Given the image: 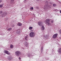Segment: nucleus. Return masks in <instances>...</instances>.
<instances>
[{
	"label": "nucleus",
	"instance_id": "f257e3e1",
	"mask_svg": "<svg viewBox=\"0 0 61 61\" xmlns=\"http://www.w3.org/2000/svg\"><path fill=\"white\" fill-rule=\"evenodd\" d=\"M45 21H44V22L46 24H47L48 25H51V24L49 23V22L50 21V19H48L46 18L45 19Z\"/></svg>",
	"mask_w": 61,
	"mask_h": 61
},
{
	"label": "nucleus",
	"instance_id": "f03ea898",
	"mask_svg": "<svg viewBox=\"0 0 61 61\" xmlns=\"http://www.w3.org/2000/svg\"><path fill=\"white\" fill-rule=\"evenodd\" d=\"M48 1H46L45 3V4L46 5H44V9L46 11L47 9V6H48Z\"/></svg>",
	"mask_w": 61,
	"mask_h": 61
},
{
	"label": "nucleus",
	"instance_id": "7ed1b4c3",
	"mask_svg": "<svg viewBox=\"0 0 61 61\" xmlns=\"http://www.w3.org/2000/svg\"><path fill=\"white\" fill-rule=\"evenodd\" d=\"M30 37H34L35 36V34L34 32H31L30 33Z\"/></svg>",
	"mask_w": 61,
	"mask_h": 61
},
{
	"label": "nucleus",
	"instance_id": "20e7f679",
	"mask_svg": "<svg viewBox=\"0 0 61 61\" xmlns=\"http://www.w3.org/2000/svg\"><path fill=\"white\" fill-rule=\"evenodd\" d=\"M15 55L17 56H19L20 54V52L19 51H17L15 52Z\"/></svg>",
	"mask_w": 61,
	"mask_h": 61
},
{
	"label": "nucleus",
	"instance_id": "39448f33",
	"mask_svg": "<svg viewBox=\"0 0 61 61\" xmlns=\"http://www.w3.org/2000/svg\"><path fill=\"white\" fill-rule=\"evenodd\" d=\"M6 15H7V13L6 12H5L4 13H2L1 14L2 17H5Z\"/></svg>",
	"mask_w": 61,
	"mask_h": 61
},
{
	"label": "nucleus",
	"instance_id": "423d86ee",
	"mask_svg": "<svg viewBox=\"0 0 61 61\" xmlns=\"http://www.w3.org/2000/svg\"><path fill=\"white\" fill-rule=\"evenodd\" d=\"M57 34L56 33L53 35L52 37L53 38H54V39L56 38L57 37Z\"/></svg>",
	"mask_w": 61,
	"mask_h": 61
},
{
	"label": "nucleus",
	"instance_id": "0eeeda50",
	"mask_svg": "<svg viewBox=\"0 0 61 61\" xmlns=\"http://www.w3.org/2000/svg\"><path fill=\"white\" fill-rule=\"evenodd\" d=\"M24 46H25L26 47H28L29 46V45H28L27 44V42L25 41L24 43Z\"/></svg>",
	"mask_w": 61,
	"mask_h": 61
},
{
	"label": "nucleus",
	"instance_id": "6e6552de",
	"mask_svg": "<svg viewBox=\"0 0 61 61\" xmlns=\"http://www.w3.org/2000/svg\"><path fill=\"white\" fill-rule=\"evenodd\" d=\"M4 52L5 53V54H7V55H9L11 54V53H10V52H9L7 51H4Z\"/></svg>",
	"mask_w": 61,
	"mask_h": 61
},
{
	"label": "nucleus",
	"instance_id": "1a4fd4ad",
	"mask_svg": "<svg viewBox=\"0 0 61 61\" xmlns=\"http://www.w3.org/2000/svg\"><path fill=\"white\" fill-rule=\"evenodd\" d=\"M7 58L8 60H12V59H13V57L10 56H8Z\"/></svg>",
	"mask_w": 61,
	"mask_h": 61
},
{
	"label": "nucleus",
	"instance_id": "9d476101",
	"mask_svg": "<svg viewBox=\"0 0 61 61\" xmlns=\"http://www.w3.org/2000/svg\"><path fill=\"white\" fill-rule=\"evenodd\" d=\"M25 39L26 40H28V36L27 35H25Z\"/></svg>",
	"mask_w": 61,
	"mask_h": 61
},
{
	"label": "nucleus",
	"instance_id": "9b49d317",
	"mask_svg": "<svg viewBox=\"0 0 61 61\" xmlns=\"http://www.w3.org/2000/svg\"><path fill=\"white\" fill-rule=\"evenodd\" d=\"M41 29L42 31H44L45 30V28L43 25H42L41 28Z\"/></svg>",
	"mask_w": 61,
	"mask_h": 61
},
{
	"label": "nucleus",
	"instance_id": "f8f14e48",
	"mask_svg": "<svg viewBox=\"0 0 61 61\" xmlns=\"http://www.w3.org/2000/svg\"><path fill=\"white\" fill-rule=\"evenodd\" d=\"M58 52L59 54H61V49H59L58 51Z\"/></svg>",
	"mask_w": 61,
	"mask_h": 61
},
{
	"label": "nucleus",
	"instance_id": "ddd939ff",
	"mask_svg": "<svg viewBox=\"0 0 61 61\" xmlns=\"http://www.w3.org/2000/svg\"><path fill=\"white\" fill-rule=\"evenodd\" d=\"M16 33L17 34H18V35H19L20 34V31L19 30H17L16 31Z\"/></svg>",
	"mask_w": 61,
	"mask_h": 61
},
{
	"label": "nucleus",
	"instance_id": "4468645a",
	"mask_svg": "<svg viewBox=\"0 0 61 61\" xmlns=\"http://www.w3.org/2000/svg\"><path fill=\"white\" fill-rule=\"evenodd\" d=\"M19 26H21L22 25V23L20 22H18L17 24Z\"/></svg>",
	"mask_w": 61,
	"mask_h": 61
},
{
	"label": "nucleus",
	"instance_id": "2eb2a0df",
	"mask_svg": "<svg viewBox=\"0 0 61 61\" xmlns=\"http://www.w3.org/2000/svg\"><path fill=\"white\" fill-rule=\"evenodd\" d=\"M38 25L40 26L42 25V24L41 23V22H39L38 23Z\"/></svg>",
	"mask_w": 61,
	"mask_h": 61
},
{
	"label": "nucleus",
	"instance_id": "dca6fc26",
	"mask_svg": "<svg viewBox=\"0 0 61 61\" xmlns=\"http://www.w3.org/2000/svg\"><path fill=\"white\" fill-rule=\"evenodd\" d=\"M10 47L11 48H13V47H14L13 45L12 44L10 45Z\"/></svg>",
	"mask_w": 61,
	"mask_h": 61
},
{
	"label": "nucleus",
	"instance_id": "f3484780",
	"mask_svg": "<svg viewBox=\"0 0 61 61\" xmlns=\"http://www.w3.org/2000/svg\"><path fill=\"white\" fill-rule=\"evenodd\" d=\"M27 0H25L23 1V2H24V3H26L27 2Z\"/></svg>",
	"mask_w": 61,
	"mask_h": 61
},
{
	"label": "nucleus",
	"instance_id": "a211bd4d",
	"mask_svg": "<svg viewBox=\"0 0 61 61\" xmlns=\"http://www.w3.org/2000/svg\"><path fill=\"white\" fill-rule=\"evenodd\" d=\"M30 10H33L34 9V8L33 7H31L30 8Z\"/></svg>",
	"mask_w": 61,
	"mask_h": 61
},
{
	"label": "nucleus",
	"instance_id": "6ab92c4d",
	"mask_svg": "<svg viewBox=\"0 0 61 61\" xmlns=\"http://www.w3.org/2000/svg\"><path fill=\"white\" fill-rule=\"evenodd\" d=\"M33 29V27H30L29 28V29L30 30H31V29Z\"/></svg>",
	"mask_w": 61,
	"mask_h": 61
},
{
	"label": "nucleus",
	"instance_id": "aec40b11",
	"mask_svg": "<svg viewBox=\"0 0 61 61\" xmlns=\"http://www.w3.org/2000/svg\"><path fill=\"white\" fill-rule=\"evenodd\" d=\"M10 26L11 27H14V26H15V25L14 24H12L10 25Z\"/></svg>",
	"mask_w": 61,
	"mask_h": 61
},
{
	"label": "nucleus",
	"instance_id": "412c9836",
	"mask_svg": "<svg viewBox=\"0 0 61 61\" xmlns=\"http://www.w3.org/2000/svg\"><path fill=\"white\" fill-rule=\"evenodd\" d=\"M8 30L9 31H11L12 30V28H9L8 29Z\"/></svg>",
	"mask_w": 61,
	"mask_h": 61
},
{
	"label": "nucleus",
	"instance_id": "4be33fe9",
	"mask_svg": "<svg viewBox=\"0 0 61 61\" xmlns=\"http://www.w3.org/2000/svg\"><path fill=\"white\" fill-rule=\"evenodd\" d=\"M31 54H28V57H30V56L31 57Z\"/></svg>",
	"mask_w": 61,
	"mask_h": 61
},
{
	"label": "nucleus",
	"instance_id": "5701e85b",
	"mask_svg": "<svg viewBox=\"0 0 61 61\" xmlns=\"http://www.w3.org/2000/svg\"><path fill=\"white\" fill-rule=\"evenodd\" d=\"M14 1V0H11L10 2H11V3H13V2Z\"/></svg>",
	"mask_w": 61,
	"mask_h": 61
},
{
	"label": "nucleus",
	"instance_id": "b1692460",
	"mask_svg": "<svg viewBox=\"0 0 61 61\" xmlns=\"http://www.w3.org/2000/svg\"><path fill=\"white\" fill-rule=\"evenodd\" d=\"M3 7V5H0V7H1V8H2V7Z\"/></svg>",
	"mask_w": 61,
	"mask_h": 61
},
{
	"label": "nucleus",
	"instance_id": "393cba45",
	"mask_svg": "<svg viewBox=\"0 0 61 61\" xmlns=\"http://www.w3.org/2000/svg\"><path fill=\"white\" fill-rule=\"evenodd\" d=\"M59 32L60 34L61 35V30H59Z\"/></svg>",
	"mask_w": 61,
	"mask_h": 61
},
{
	"label": "nucleus",
	"instance_id": "a878e982",
	"mask_svg": "<svg viewBox=\"0 0 61 61\" xmlns=\"http://www.w3.org/2000/svg\"><path fill=\"white\" fill-rule=\"evenodd\" d=\"M53 6H56V5L55 4H54L53 5Z\"/></svg>",
	"mask_w": 61,
	"mask_h": 61
},
{
	"label": "nucleus",
	"instance_id": "bb28decb",
	"mask_svg": "<svg viewBox=\"0 0 61 61\" xmlns=\"http://www.w3.org/2000/svg\"><path fill=\"white\" fill-rule=\"evenodd\" d=\"M3 12V11L2 10H0V14H1Z\"/></svg>",
	"mask_w": 61,
	"mask_h": 61
},
{
	"label": "nucleus",
	"instance_id": "cd10ccee",
	"mask_svg": "<svg viewBox=\"0 0 61 61\" xmlns=\"http://www.w3.org/2000/svg\"><path fill=\"white\" fill-rule=\"evenodd\" d=\"M51 23H53V22H54V21H53V20H52L51 21Z\"/></svg>",
	"mask_w": 61,
	"mask_h": 61
},
{
	"label": "nucleus",
	"instance_id": "c85d7f7f",
	"mask_svg": "<svg viewBox=\"0 0 61 61\" xmlns=\"http://www.w3.org/2000/svg\"><path fill=\"white\" fill-rule=\"evenodd\" d=\"M33 30H30V32H33Z\"/></svg>",
	"mask_w": 61,
	"mask_h": 61
},
{
	"label": "nucleus",
	"instance_id": "c756f323",
	"mask_svg": "<svg viewBox=\"0 0 61 61\" xmlns=\"http://www.w3.org/2000/svg\"><path fill=\"white\" fill-rule=\"evenodd\" d=\"M2 0H0V3L2 2Z\"/></svg>",
	"mask_w": 61,
	"mask_h": 61
},
{
	"label": "nucleus",
	"instance_id": "7c9ffc66",
	"mask_svg": "<svg viewBox=\"0 0 61 61\" xmlns=\"http://www.w3.org/2000/svg\"><path fill=\"white\" fill-rule=\"evenodd\" d=\"M19 60H20V59H21V58H20V57H19Z\"/></svg>",
	"mask_w": 61,
	"mask_h": 61
},
{
	"label": "nucleus",
	"instance_id": "2f4dec72",
	"mask_svg": "<svg viewBox=\"0 0 61 61\" xmlns=\"http://www.w3.org/2000/svg\"><path fill=\"white\" fill-rule=\"evenodd\" d=\"M57 2H58V3H59V2H59V1H58V0H57Z\"/></svg>",
	"mask_w": 61,
	"mask_h": 61
},
{
	"label": "nucleus",
	"instance_id": "473e14b6",
	"mask_svg": "<svg viewBox=\"0 0 61 61\" xmlns=\"http://www.w3.org/2000/svg\"><path fill=\"white\" fill-rule=\"evenodd\" d=\"M47 35L46 36V38H47Z\"/></svg>",
	"mask_w": 61,
	"mask_h": 61
},
{
	"label": "nucleus",
	"instance_id": "72a5a7b5",
	"mask_svg": "<svg viewBox=\"0 0 61 61\" xmlns=\"http://www.w3.org/2000/svg\"><path fill=\"white\" fill-rule=\"evenodd\" d=\"M60 13H61V10H60Z\"/></svg>",
	"mask_w": 61,
	"mask_h": 61
},
{
	"label": "nucleus",
	"instance_id": "f704fd0d",
	"mask_svg": "<svg viewBox=\"0 0 61 61\" xmlns=\"http://www.w3.org/2000/svg\"><path fill=\"white\" fill-rule=\"evenodd\" d=\"M35 15V14H33V15Z\"/></svg>",
	"mask_w": 61,
	"mask_h": 61
},
{
	"label": "nucleus",
	"instance_id": "c9c22d12",
	"mask_svg": "<svg viewBox=\"0 0 61 61\" xmlns=\"http://www.w3.org/2000/svg\"><path fill=\"white\" fill-rule=\"evenodd\" d=\"M23 49H24V48H23Z\"/></svg>",
	"mask_w": 61,
	"mask_h": 61
}]
</instances>
